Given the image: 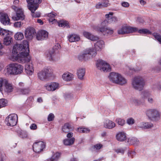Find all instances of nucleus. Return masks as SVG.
I'll list each match as a JSON object with an SVG mask.
<instances>
[{
  "mask_svg": "<svg viewBox=\"0 0 161 161\" xmlns=\"http://www.w3.org/2000/svg\"><path fill=\"white\" fill-rule=\"evenodd\" d=\"M25 43L16 44L13 47L12 50V57L16 61L21 63L29 62L31 58L28 55L30 49L28 42Z\"/></svg>",
  "mask_w": 161,
  "mask_h": 161,
  "instance_id": "f257e3e1",
  "label": "nucleus"
},
{
  "mask_svg": "<svg viewBox=\"0 0 161 161\" xmlns=\"http://www.w3.org/2000/svg\"><path fill=\"white\" fill-rule=\"evenodd\" d=\"M28 3L27 7L28 9L31 12V15L33 17H39L41 14L39 12L35 13L39 7V4L41 3V0H26Z\"/></svg>",
  "mask_w": 161,
  "mask_h": 161,
  "instance_id": "f03ea898",
  "label": "nucleus"
},
{
  "mask_svg": "<svg viewBox=\"0 0 161 161\" xmlns=\"http://www.w3.org/2000/svg\"><path fill=\"white\" fill-rule=\"evenodd\" d=\"M7 69L8 73L9 74L17 75L23 72L24 67L18 63H12L7 66Z\"/></svg>",
  "mask_w": 161,
  "mask_h": 161,
  "instance_id": "7ed1b4c3",
  "label": "nucleus"
},
{
  "mask_svg": "<svg viewBox=\"0 0 161 161\" xmlns=\"http://www.w3.org/2000/svg\"><path fill=\"white\" fill-rule=\"evenodd\" d=\"M108 78L113 83L122 85L126 83V80L120 74L117 73L111 72L110 73Z\"/></svg>",
  "mask_w": 161,
  "mask_h": 161,
  "instance_id": "20e7f679",
  "label": "nucleus"
},
{
  "mask_svg": "<svg viewBox=\"0 0 161 161\" xmlns=\"http://www.w3.org/2000/svg\"><path fill=\"white\" fill-rule=\"evenodd\" d=\"M132 85L134 88L141 91L143 89L145 85V81L142 77H136L132 81Z\"/></svg>",
  "mask_w": 161,
  "mask_h": 161,
  "instance_id": "39448f33",
  "label": "nucleus"
},
{
  "mask_svg": "<svg viewBox=\"0 0 161 161\" xmlns=\"http://www.w3.org/2000/svg\"><path fill=\"white\" fill-rule=\"evenodd\" d=\"M12 32L11 31L0 28V35L5 37L3 39V44L8 46L9 45L12 41V38L11 36L13 35Z\"/></svg>",
  "mask_w": 161,
  "mask_h": 161,
  "instance_id": "423d86ee",
  "label": "nucleus"
},
{
  "mask_svg": "<svg viewBox=\"0 0 161 161\" xmlns=\"http://www.w3.org/2000/svg\"><path fill=\"white\" fill-rule=\"evenodd\" d=\"M107 22L103 21L102 22L100 26H98L96 28V30L98 32L102 33L104 35L106 34L111 35L113 33V30L110 28L107 27Z\"/></svg>",
  "mask_w": 161,
  "mask_h": 161,
  "instance_id": "0eeeda50",
  "label": "nucleus"
},
{
  "mask_svg": "<svg viewBox=\"0 0 161 161\" xmlns=\"http://www.w3.org/2000/svg\"><path fill=\"white\" fill-rule=\"evenodd\" d=\"M147 115L151 120L157 121L160 119L159 112L155 109H151L147 111Z\"/></svg>",
  "mask_w": 161,
  "mask_h": 161,
  "instance_id": "6e6552de",
  "label": "nucleus"
},
{
  "mask_svg": "<svg viewBox=\"0 0 161 161\" xmlns=\"http://www.w3.org/2000/svg\"><path fill=\"white\" fill-rule=\"evenodd\" d=\"M96 66L98 69L104 72H109L111 71L109 65L102 60L97 61Z\"/></svg>",
  "mask_w": 161,
  "mask_h": 161,
  "instance_id": "1a4fd4ad",
  "label": "nucleus"
},
{
  "mask_svg": "<svg viewBox=\"0 0 161 161\" xmlns=\"http://www.w3.org/2000/svg\"><path fill=\"white\" fill-rule=\"evenodd\" d=\"M53 75V72L50 69L45 68L38 74L39 79L43 80L48 79Z\"/></svg>",
  "mask_w": 161,
  "mask_h": 161,
  "instance_id": "9d476101",
  "label": "nucleus"
},
{
  "mask_svg": "<svg viewBox=\"0 0 161 161\" xmlns=\"http://www.w3.org/2000/svg\"><path fill=\"white\" fill-rule=\"evenodd\" d=\"M18 121V116L17 114H13L9 115L6 119L5 122L8 126H15Z\"/></svg>",
  "mask_w": 161,
  "mask_h": 161,
  "instance_id": "9b49d317",
  "label": "nucleus"
},
{
  "mask_svg": "<svg viewBox=\"0 0 161 161\" xmlns=\"http://www.w3.org/2000/svg\"><path fill=\"white\" fill-rule=\"evenodd\" d=\"M60 48V45L57 43L53 48L49 49L46 53L47 58L50 61L54 60L56 54L55 50H58Z\"/></svg>",
  "mask_w": 161,
  "mask_h": 161,
  "instance_id": "f8f14e48",
  "label": "nucleus"
},
{
  "mask_svg": "<svg viewBox=\"0 0 161 161\" xmlns=\"http://www.w3.org/2000/svg\"><path fill=\"white\" fill-rule=\"evenodd\" d=\"M46 143L43 142H35L33 146V151L36 153H39L42 151L45 148Z\"/></svg>",
  "mask_w": 161,
  "mask_h": 161,
  "instance_id": "ddd939ff",
  "label": "nucleus"
},
{
  "mask_svg": "<svg viewBox=\"0 0 161 161\" xmlns=\"http://www.w3.org/2000/svg\"><path fill=\"white\" fill-rule=\"evenodd\" d=\"M138 29L136 27H132L127 26H123L120 30L118 31L119 34L129 33L137 31Z\"/></svg>",
  "mask_w": 161,
  "mask_h": 161,
  "instance_id": "4468645a",
  "label": "nucleus"
},
{
  "mask_svg": "<svg viewBox=\"0 0 161 161\" xmlns=\"http://www.w3.org/2000/svg\"><path fill=\"white\" fill-rule=\"evenodd\" d=\"M83 53L85 61L88 60L91 57H94L97 54L96 52L95 51L94 49L93 48L86 49L83 51Z\"/></svg>",
  "mask_w": 161,
  "mask_h": 161,
  "instance_id": "2eb2a0df",
  "label": "nucleus"
},
{
  "mask_svg": "<svg viewBox=\"0 0 161 161\" xmlns=\"http://www.w3.org/2000/svg\"><path fill=\"white\" fill-rule=\"evenodd\" d=\"M36 34L35 29L31 27L26 28L25 32V37L29 40L32 39Z\"/></svg>",
  "mask_w": 161,
  "mask_h": 161,
  "instance_id": "dca6fc26",
  "label": "nucleus"
},
{
  "mask_svg": "<svg viewBox=\"0 0 161 161\" xmlns=\"http://www.w3.org/2000/svg\"><path fill=\"white\" fill-rule=\"evenodd\" d=\"M48 33L45 30L39 31L36 35V38L38 40L46 39L48 37Z\"/></svg>",
  "mask_w": 161,
  "mask_h": 161,
  "instance_id": "f3484780",
  "label": "nucleus"
},
{
  "mask_svg": "<svg viewBox=\"0 0 161 161\" xmlns=\"http://www.w3.org/2000/svg\"><path fill=\"white\" fill-rule=\"evenodd\" d=\"M0 21L4 25L9 24L10 19L8 15L6 13H1L0 16Z\"/></svg>",
  "mask_w": 161,
  "mask_h": 161,
  "instance_id": "a211bd4d",
  "label": "nucleus"
},
{
  "mask_svg": "<svg viewBox=\"0 0 161 161\" xmlns=\"http://www.w3.org/2000/svg\"><path fill=\"white\" fill-rule=\"evenodd\" d=\"M16 15L12 17L13 19L18 20L19 19L23 20L24 19V15L23 12L20 8H18L16 11Z\"/></svg>",
  "mask_w": 161,
  "mask_h": 161,
  "instance_id": "6ab92c4d",
  "label": "nucleus"
},
{
  "mask_svg": "<svg viewBox=\"0 0 161 161\" xmlns=\"http://www.w3.org/2000/svg\"><path fill=\"white\" fill-rule=\"evenodd\" d=\"M13 85L9 83L7 80H5L3 87L4 91L7 93H10L13 91Z\"/></svg>",
  "mask_w": 161,
  "mask_h": 161,
  "instance_id": "aec40b11",
  "label": "nucleus"
},
{
  "mask_svg": "<svg viewBox=\"0 0 161 161\" xmlns=\"http://www.w3.org/2000/svg\"><path fill=\"white\" fill-rule=\"evenodd\" d=\"M59 84L56 82L49 83L45 86L47 90L48 91H53L58 88Z\"/></svg>",
  "mask_w": 161,
  "mask_h": 161,
  "instance_id": "412c9836",
  "label": "nucleus"
},
{
  "mask_svg": "<svg viewBox=\"0 0 161 161\" xmlns=\"http://www.w3.org/2000/svg\"><path fill=\"white\" fill-rule=\"evenodd\" d=\"M103 126L106 129H112L115 126V124L109 119L106 120L104 122Z\"/></svg>",
  "mask_w": 161,
  "mask_h": 161,
  "instance_id": "4be33fe9",
  "label": "nucleus"
},
{
  "mask_svg": "<svg viewBox=\"0 0 161 161\" xmlns=\"http://www.w3.org/2000/svg\"><path fill=\"white\" fill-rule=\"evenodd\" d=\"M16 92L20 95H26L28 94L30 92L29 87H25L22 89L16 88Z\"/></svg>",
  "mask_w": 161,
  "mask_h": 161,
  "instance_id": "5701e85b",
  "label": "nucleus"
},
{
  "mask_svg": "<svg viewBox=\"0 0 161 161\" xmlns=\"http://www.w3.org/2000/svg\"><path fill=\"white\" fill-rule=\"evenodd\" d=\"M117 140L120 142H123L126 140V134L124 132H119L116 136Z\"/></svg>",
  "mask_w": 161,
  "mask_h": 161,
  "instance_id": "b1692460",
  "label": "nucleus"
},
{
  "mask_svg": "<svg viewBox=\"0 0 161 161\" xmlns=\"http://www.w3.org/2000/svg\"><path fill=\"white\" fill-rule=\"evenodd\" d=\"M25 69L27 74L30 75H32L34 71V69L32 64H26L25 65Z\"/></svg>",
  "mask_w": 161,
  "mask_h": 161,
  "instance_id": "393cba45",
  "label": "nucleus"
},
{
  "mask_svg": "<svg viewBox=\"0 0 161 161\" xmlns=\"http://www.w3.org/2000/svg\"><path fill=\"white\" fill-rule=\"evenodd\" d=\"M104 43L103 41L100 40L97 41L94 45L95 51H99L104 47Z\"/></svg>",
  "mask_w": 161,
  "mask_h": 161,
  "instance_id": "a878e982",
  "label": "nucleus"
},
{
  "mask_svg": "<svg viewBox=\"0 0 161 161\" xmlns=\"http://www.w3.org/2000/svg\"><path fill=\"white\" fill-rule=\"evenodd\" d=\"M85 69L80 68L77 70V75L79 79L82 80L85 74Z\"/></svg>",
  "mask_w": 161,
  "mask_h": 161,
  "instance_id": "bb28decb",
  "label": "nucleus"
},
{
  "mask_svg": "<svg viewBox=\"0 0 161 161\" xmlns=\"http://www.w3.org/2000/svg\"><path fill=\"white\" fill-rule=\"evenodd\" d=\"M72 127L71 125L69 123H67L64 124L62 126V130L63 132L67 133L70 131Z\"/></svg>",
  "mask_w": 161,
  "mask_h": 161,
  "instance_id": "cd10ccee",
  "label": "nucleus"
},
{
  "mask_svg": "<svg viewBox=\"0 0 161 161\" xmlns=\"http://www.w3.org/2000/svg\"><path fill=\"white\" fill-rule=\"evenodd\" d=\"M69 41L71 42L78 41L80 40L79 36L75 34H72L68 36Z\"/></svg>",
  "mask_w": 161,
  "mask_h": 161,
  "instance_id": "c85d7f7f",
  "label": "nucleus"
},
{
  "mask_svg": "<svg viewBox=\"0 0 161 161\" xmlns=\"http://www.w3.org/2000/svg\"><path fill=\"white\" fill-rule=\"evenodd\" d=\"M75 141L74 137H72L69 139H65L63 140V143L66 146H70L74 144Z\"/></svg>",
  "mask_w": 161,
  "mask_h": 161,
  "instance_id": "c756f323",
  "label": "nucleus"
},
{
  "mask_svg": "<svg viewBox=\"0 0 161 161\" xmlns=\"http://www.w3.org/2000/svg\"><path fill=\"white\" fill-rule=\"evenodd\" d=\"M57 14L56 13H53V12H51V13H48L47 14V16L49 18L48 20L49 22H52L53 24L54 22H55L56 20L54 19L55 17L56 16Z\"/></svg>",
  "mask_w": 161,
  "mask_h": 161,
  "instance_id": "7c9ffc66",
  "label": "nucleus"
},
{
  "mask_svg": "<svg viewBox=\"0 0 161 161\" xmlns=\"http://www.w3.org/2000/svg\"><path fill=\"white\" fill-rule=\"evenodd\" d=\"M60 156V153L59 152H56L50 158L48 159L47 161H58Z\"/></svg>",
  "mask_w": 161,
  "mask_h": 161,
  "instance_id": "2f4dec72",
  "label": "nucleus"
},
{
  "mask_svg": "<svg viewBox=\"0 0 161 161\" xmlns=\"http://www.w3.org/2000/svg\"><path fill=\"white\" fill-rule=\"evenodd\" d=\"M73 75L70 73H64L62 75V78L66 81H70L72 80Z\"/></svg>",
  "mask_w": 161,
  "mask_h": 161,
  "instance_id": "473e14b6",
  "label": "nucleus"
},
{
  "mask_svg": "<svg viewBox=\"0 0 161 161\" xmlns=\"http://www.w3.org/2000/svg\"><path fill=\"white\" fill-rule=\"evenodd\" d=\"M57 22L58 26L59 27H65L66 26L67 28H70L69 23L67 21L61 20L58 21Z\"/></svg>",
  "mask_w": 161,
  "mask_h": 161,
  "instance_id": "72a5a7b5",
  "label": "nucleus"
},
{
  "mask_svg": "<svg viewBox=\"0 0 161 161\" xmlns=\"http://www.w3.org/2000/svg\"><path fill=\"white\" fill-rule=\"evenodd\" d=\"M15 39L18 40H21L24 38L23 34L21 32H17L14 35Z\"/></svg>",
  "mask_w": 161,
  "mask_h": 161,
  "instance_id": "f704fd0d",
  "label": "nucleus"
},
{
  "mask_svg": "<svg viewBox=\"0 0 161 161\" xmlns=\"http://www.w3.org/2000/svg\"><path fill=\"white\" fill-rule=\"evenodd\" d=\"M106 21L107 23H114L117 22L118 21L117 18L115 16H112L109 19H107Z\"/></svg>",
  "mask_w": 161,
  "mask_h": 161,
  "instance_id": "c9c22d12",
  "label": "nucleus"
},
{
  "mask_svg": "<svg viewBox=\"0 0 161 161\" xmlns=\"http://www.w3.org/2000/svg\"><path fill=\"white\" fill-rule=\"evenodd\" d=\"M131 102L132 103L136 105H139L143 102L142 100H139L137 99L132 98L131 99Z\"/></svg>",
  "mask_w": 161,
  "mask_h": 161,
  "instance_id": "e433bc0d",
  "label": "nucleus"
},
{
  "mask_svg": "<svg viewBox=\"0 0 161 161\" xmlns=\"http://www.w3.org/2000/svg\"><path fill=\"white\" fill-rule=\"evenodd\" d=\"M77 131L81 133H87L90 131V130L86 128L79 127L77 129Z\"/></svg>",
  "mask_w": 161,
  "mask_h": 161,
  "instance_id": "4c0bfd02",
  "label": "nucleus"
},
{
  "mask_svg": "<svg viewBox=\"0 0 161 161\" xmlns=\"http://www.w3.org/2000/svg\"><path fill=\"white\" fill-rule=\"evenodd\" d=\"M138 32L140 34H151V32L148 30L146 29H142L137 30Z\"/></svg>",
  "mask_w": 161,
  "mask_h": 161,
  "instance_id": "58836bf2",
  "label": "nucleus"
},
{
  "mask_svg": "<svg viewBox=\"0 0 161 161\" xmlns=\"http://www.w3.org/2000/svg\"><path fill=\"white\" fill-rule=\"evenodd\" d=\"M142 125L143 127L145 129H150L153 126V124L149 122L143 123Z\"/></svg>",
  "mask_w": 161,
  "mask_h": 161,
  "instance_id": "ea45409f",
  "label": "nucleus"
},
{
  "mask_svg": "<svg viewBox=\"0 0 161 161\" xmlns=\"http://www.w3.org/2000/svg\"><path fill=\"white\" fill-rule=\"evenodd\" d=\"M130 141L131 143L136 146L138 145L139 143V141L135 137H132Z\"/></svg>",
  "mask_w": 161,
  "mask_h": 161,
  "instance_id": "a19ab883",
  "label": "nucleus"
},
{
  "mask_svg": "<svg viewBox=\"0 0 161 161\" xmlns=\"http://www.w3.org/2000/svg\"><path fill=\"white\" fill-rule=\"evenodd\" d=\"M8 101L3 98L0 99V108L7 105Z\"/></svg>",
  "mask_w": 161,
  "mask_h": 161,
  "instance_id": "79ce46f5",
  "label": "nucleus"
},
{
  "mask_svg": "<svg viewBox=\"0 0 161 161\" xmlns=\"http://www.w3.org/2000/svg\"><path fill=\"white\" fill-rule=\"evenodd\" d=\"M115 122L119 125L123 126L125 124V121L120 118H117L115 120Z\"/></svg>",
  "mask_w": 161,
  "mask_h": 161,
  "instance_id": "37998d69",
  "label": "nucleus"
},
{
  "mask_svg": "<svg viewBox=\"0 0 161 161\" xmlns=\"http://www.w3.org/2000/svg\"><path fill=\"white\" fill-rule=\"evenodd\" d=\"M150 94L147 91L143 92L141 94V96L142 99H145L148 97H150Z\"/></svg>",
  "mask_w": 161,
  "mask_h": 161,
  "instance_id": "c03bdc74",
  "label": "nucleus"
},
{
  "mask_svg": "<svg viewBox=\"0 0 161 161\" xmlns=\"http://www.w3.org/2000/svg\"><path fill=\"white\" fill-rule=\"evenodd\" d=\"M100 2L103 7H106L110 5L108 0H101Z\"/></svg>",
  "mask_w": 161,
  "mask_h": 161,
  "instance_id": "a18cd8bd",
  "label": "nucleus"
},
{
  "mask_svg": "<svg viewBox=\"0 0 161 161\" xmlns=\"http://www.w3.org/2000/svg\"><path fill=\"white\" fill-rule=\"evenodd\" d=\"M6 79L0 78V91L2 92L3 90V85L4 84V81Z\"/></svg>",
  "mask_w": 161,
  "mask_h": 161,
  "instance_id": "49530a36",
  "label": "nucleus"
},
{
  "mask_svg": "<svg viewBox=\"0 0 161 161\" xmlns=\"http://www.w3.org/2000/svg\"><path fill=\"white\" fill-rule=\"evenodd\" d=\"M153 36L155 39L158 40L160 44H161V36L157 33H154Z\"/></svg>",
  "mask_w": 161,
  "mask_h": 161,
  "instance_id": "de8ad7c7",
  "label": "nucleus"
},
{
  "mask_svg": "<svg viewBox=\"0 0 161 161\" xmlns=\"http://www.w3.org/2000/svg\"><path fill=\"white\" fill-rule=\"evenodd\" d=\"M54 118V115L52 113L50 114L47 118V120L48 121H53Z\"/></svg>",
  "mask_w": 161,
  "mask_h": 161,
  "instance_id": "09e8293b",
  "label": "nucleus"
},
{
  "mask_svg": "<svg viewBox=\"0 0 161 161\" xmlns=\"http://www.w3.org/2000/svg\"><path fill=\"white\" fill-rule=\"evenodd\" d=\"M19 136L22 138H26L27 136V134L25 132H20Z\"/></svg>",
  "mask_w": 161,
  "mask_h": 161,
  "instance_id": "8fccbe9b",
  "label": "nucleus"
},
{
  "mask_svg": "<svg viewBox=\"0 0 161 161\" xmlns=\"http://www.w3.org/2000/svg\"><path fill=\"white\" fill-rule=\"evenodd\" d=\"M127 122L129 125H132L135 123V120L133 118H130L127 119Z\"/></svg>",
  "mask_w": 161,
  "mask_h": 161,
  "instance_id": "3c124183",
  "label": "nucleus"
},
{
  "mask_svg": "<svg viewBox=\"0 0 161 161\" xmlns=\"http://www.w3.org/2000/svg\"><path fill=\"white\" fill-rule=\"evenodd\" d=\"M79 59L81 61L84 60L85 61V57H84V54L83 52L82 53L79 54L78 56Z\"/></svg>",
  "mask_w": 161,
  "mask_h": 161,
  "instance_id": "603ef678",
  "label": "nucleus"
},
{
  "mask_svg": "<svg viewBox=\"0 0 161 161\" xmlns=\"http://www.w3.org/2000/svg\"><path fill=\"white\" fill-rule=\"evenodd\" d=\"M83 35L85 37L89 39L92 34L88 32L85 31L83 32Z\"/></svg>",
  "mask_w": 161,
  "mask_h": 161,
  "instance_id": "864d4df0",
  "label": "nucleus"
},
{
  "mask_svg": "<svg viewBox=\"0 0 161 161\" xmlns=\"http://www.w3.org/2000/svg\"><path fill=\"white\" fill-rule=\"evenodd\" d=\"M136 155V153L135 152L130 151L128 153V156L129 157L132 158Z\"/></svg>",
  "mask_w": 161,
  "mask_h": 161,
  "instance_id": "5fc2aeb1",
  "label": "nucleus"
},
{
  "mask_svg": "<svg viewBox=\"0 0 161 161\" xmlns=\"http://www.w3.org/2000/svg\"><path fill=\"white\" fill-rule=\"evenodd\" d=\"M115 151L117 153H120L123 154L125 150L123 148H119L115 150Z\"/></svg>",
  "mask_w": 161,
  "mask_h": 161,
  "instance_id": "6e6d98bb",
  "label": "nucleus"
},
{
  "mask_svg": "<svg viewBox=\"0 0 161 161\" xmlns=\"http://www.w3.org/2000/svg\"><path fill=\"white\" fill-rule=\"evenodd\" d=\"M89 39L92 41H96L98 40V37L92 35H91Z\"/></svg>",
  "mask_w": 161,
  "mask_h": 161,
  "instance_id": "4d7b16f0",
  "label": "nucleus"
},
{
  "mask_svg": "<svg viewBox=\"0 0 161 161\" xmlns=\"http://www.w3.org/2000/svg\"><path fill=\"white\" fill-rule=\"evenodd\" d=\"M21 26V22H16L14 23V26L15 27H20Z\"/></svg>",
  "mask_w": 161,
  "mask_h": 161,
  "instance_id": "13d9d810",
  "label": "nucleus"
},
{
  "mask_svg": "<svg viewBox=\"0 0 161 161\" xmlns=\"http://www.w3.org/2000/svg\"><path fill=\"white\" fill-rule=\"evenodd\" d=\"M37 126L36 124H32L30 126V128L32 130H35L37 129Z\"/></svg>",
  "mask_w": 161,
  "mask_h": 161,
  "instance_id": "bf43d9fd",
  "label": "nucleus"
},
{
  "mask_svg": "<svg viewBox=\"0 0 161 161\" xmlns=\"http://www.w3.org/2000/svg\"><path fill=\"white\" fill-rule=\"evenodd\" d=\"M102 147L103 145L100 143L97 144L94 146V147L97 149H100Z\"/></svg>",
  "mask_w": 161,
  "mask_h": 161,
  "instance_id": "052dcab7",
  "label": "nucleus"
},
{
  "mask_svg": "<svg viewBox=\"0 0 161 161\" xmlns=\"http://www.w3.org/2000/svg\"><path fill=\"white\" fill-rule=\"evenodd\" d=\"M156 87H157V88L159 90H161V84H158L156 85H154L153 87V88L154 89H155Z\"/></svg>",
  "mask_w": 161,
  "mask_h": 161,
  "instance_id": "680f3d73",
  "label": "nucleus"
},
{
  "mask_svg": "<svg viewBox=\"0 0 161 161\" xmlns=\"http://www.w3.org/2000/svg\"><path fill=\"white\" fill-rule=\"evenodd\" d=\"M95 7L97 9L102 8L103 7L100 1L96 5Z\"/></svg>",
  "mask_w": 161,
  "mask_h": 161,
  "instance_id": "e2e57ef3",
  "label": "nucleus"
},
{
  "mask_svg": "<svg viewBox=\"0 0 161 161\" xmlns=\"http://www.w3.org/2000/svg\"><path fill=\"white\" fill-rule=\"evenodd\" d=\"M19 87L17 88H23L25 87V85L23 82H20L19 84Z\"/></svg>",
  "mask_w": 161,
  "mask_h": 161,
  "instance_id": "0e129e2a",
  "label": "nucleus"
},
{
  "mask_svg": "<svg viewBox=\"0 0 161 161\" xmlns=\"http://www.w3.org/2000/svg\"><path fill=\"white\" fill-rule=\"evenodd\" d=\"M122 5L125 7H128L129 6V3L126 2H124L122 3Z\"/></svg>",
  "mask_w": 161,
  "mask_h": 161,
  "instance_id": "69168bd1",
  "label": "nucleus"
},
{
  "mask_svg": "<svg viewBox=\"0 0 161 161\" xmlns=\"http://www.w3.org/2000/svg\"><path fill=\"white\" fill-rule=\"evenodd\" d=\"M113 15V13H109L108 14H106L105 15V17L106 18H107L108 19H109L112 16H110V15L112 16Z\"/></svg>",
  "mask_w": 161,
  "mask_h": 161,
  "instance_id": "338daca9",
  "label": "nucleus"
},
{
  "mask_svg": "<svg viewBox=\"0 0 161 161\" xmlns=\"http://www.w3.org/2000/svg\"><path fill=\"white\" fill-rule=\"evenodd\" d=\"M73 133L72 132H69L67 135V137L68 138H70L72 137L73 136Z\"/></svg>",
  "mask_w": 161,
  "mask_h": 161,
  "instance_id": "774afa93",
  "label": "nucleus"
}]
</instances>
